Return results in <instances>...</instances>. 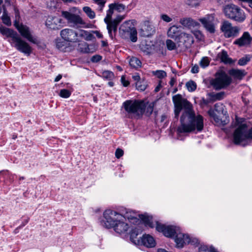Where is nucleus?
I'll use <instances>...</instances> for the list:
<instances>
[{"mask_svg":"<svg viewBox=\"0 0 252 252\" xmlns=\"http://www.w3.org/2000/svg\"><path fill=\"white\" fill-rule=\"evenodd\" d=\"M172 99L175 107V117L176 119H178L181 110L184 108L181 117V125L177 129V138L181 140L183 139L182 136L188 133L195 130L197 132L202 131L204 127L203 118L200 115L195 116L191 103L183 98L179 94L174 95Z\"/></svg>","mask_w":252,"mask_h":252,"instance_id":"f257e3e1","label":"nucleus"},{"mask_svg":"<svg viewBox=\"0 0 252 252\" xmlns=\"http://www.w3.org/2000/svg\"><path fill=\"white\" fill-rule=\"evenodd\" d=\"M156 230L167 237H173L175 235V242L178 248H182L185 245L190 244L195 245L198 243L197 238L190 237L188 234L181 232L179 227L174 225H166L158 222L156 223Z\"/></svg>","mask_w":252,"mask_h":252,"instance_id":"f03ea898","label":"nucleus"},{"mask_svg":"<svg viewBox=\"0 0 252 252\" xmlns=\"http://www.w3.org/2000/svg\"><path fill=\"white\" fill-rule=\"evenodd\" d=\"M235 125L236 128L233 135L234 143L243 146L248 145L252 140V127L248 129L244 119L237 117Z\"/></svg>","mask_w":252,"mask_h":252,"instance_id":"7ed1b4c3","label":"nucleus"},{"mask_svg":"<svg viewBox=\"0 0 252 252\" xmlns=\"http://www.w3.org/2000/svg\"><path fill=\"white\" fill-rule=\"evenodd\" d=\"M60 35L65 41L71 43L79 42L81 38L90 41L94 37L93 35L87 31H75L69 28L62 30L60 32Z\"/></svg>","mask_w":252,"mask_h":252,"instance_id":"20e7f679","label":"nucleus"},{"mask_svg":"<svg viewBox=\"0 0 252 252\" xmlns=\"http://www.w3.org/2000/svg\"><path fill=\"white\" fill-rule=\"evenodd\" d=\"M125 111L128 114V117L131 115L139 117L141 116L146 108L144 101L138 100H127L123 103Z\"/></svg>","mask_w":252,"mask_h":252,"instance_id":"39448f33","label":"nucleus"},{"mask_svg":"<svg viewBox=\"0 0 252 252\" xmlns=\"http://www.w3.org/2000/svg\"><path fill=\"white\" fill-rule=\"evenodd\" d=\"M226 111H223V106L221 103L216 104L215 110L211 109L208 112L209 115L218 126H224L229 122L228 117L226 116Z\"/></svg>","mask_w":252,"mask_h":252,"instance_id":"423d86ee","label":"nucleus"},{"mask_svg":"<svg viewBox=\"0 0 252 252\" xmlns=\"http://www.w3.org/2000/svg\"><path fill=\"white\" fill-rule=\"evenodd\" d=\"M223 12L228 18L238 22H243L246 19L244 11L234 4H228L224 7Z\"/></svg>","mask_w":252,"mask_h":252,"instance_id":"0eeeda50","label":"nucleus"},{"mask_svg":"<svg viewBox=\"0 0 252 252\" xmlns=\"http://www.w3.org/2000/svg\"><path fill=\"white\" fill-rule=\"evenodd\" d=\"M8 41L12 47L26 55L29 56L32 52V47L18 34L12 35Z\"/></svg>","mask_w":252,"mask_h":252,"instance_id":"6e6552de","label":"nucleus"},{"mask_svg":"<svg viewBox=\"0 0 252 252\" xmlns=\"http://www.w3.org/2000/svg\"><path fill=\"white\" fill-rule=\"evenodd\" d=\"M103 218L101 225L104 227L110 228L118 221H120V219H123V216L115 211L107 210L103 213Z\"/></svg>","mask_w":252,"mask_h":252,"instance_id":"1a4fd4ad","label":"nucleus"},{"mask_svg":"<svg viewBox=\"0 0 252 252\" xmlns=\"http://www.w3.org/2000/svg\"><path fill=\"white\" fill-rule=\"evenodd\" d=\"M120 33L123 38L129 37L132 42L137 40V32L132 21H126L121 26Z\"/></svg>","mask_w":252,"mask_h":252,"instance_id":"9d476101","label":"nucleus"},{"mask_svg":"<svg viewBox=\"0 0 252 252\" xmlns=\"http://www.w3.org/2000/svg\"><path fill=\"white\" fill-rule=\"evenodd\" d=\"M121 214L123 216L125 220L126 219L130 221L132 220H139L137 218V216H138L139 218L144 221L146 226H148L151 228L154 227V224L151 221L152 218L146 215H137L133 211L126 209H125L124 210L122 211Z\"/></svg>","mask_w":252,"mask_h":252,"instance_id":"9b49d317","label":"nucleus"},{"mask_svg":"<svg viewBox=\"0 0 252 252\" xmlns=\"http://www.w3.org/2000/svg\"><path fill=\"white\" fill-rule=\"evenodd\" d=\"M231 82V79L225 73L217 74L216 77L212 81V85L216 90H220L227 87Z\"/></svg>","mask_w":252,"mask_h":252,"instance_id":"f8f14e48","label":"nucleus"},{"mask_svg":"<svg viewBox=\"0 0 252 252\" xmlns=\"http://www.w3.org/2000/svg\"><path fill=\"white\" fill-rule=\"evenodd\" d=\"M62 16L66 19L70 27L76 28H82L85 25V22L78 15L67 11H63Z\"/></svg>","mask_w":252,"mask_h":252,"instance_id":"ddd939ff","label":"nucleus"},{"mask_svg":"<svg viewBox=\"0 0 252 252\" xmlns=\"http://www.w3.org/2000/svg\"><path fill=\"white\" fill-rule=\"evenodd\" d=\"M14 26L23 37L33 44L38 43L37 38L32 35L28 27L22 24H19L16 21L14 23Z\"/></svg>","mask_w":252,"mask_h":252,"instance_id":"4468645a","label":"nucleus"},{"mask_svg":"<svg viewBox=\"0 0 252 252\" xmlns=\"http://www.w3.org/2000/svg\"><path fill=\"white\" fill-rule=\"evenodd\" d=\"M221 30L226 38L235 37L238 36L240 29L236 26H232L231 23L227 21H224L221 26Z\"/></svg>","mask_w":252,"mask_h":252,"instance_id":"2eb2a0df","label":"nucleus"},{"mask_svg":"<svg viewBox=\"0 0 252 252\" xmlns=\"http://www.w3.org/2000/svg\"><path fill=\"white\" fill-rule=\"evenodd\" d=\"M199 21L202 23L207 31L210 33H214L215 32L214 14L206 15L204 17L200 18Z\"/></svg>","mask_w":252,"mask_h":252,"instance_id":"dca6fc26","label":"nucleus"},{"mask_svg":"<svg viewBox=\"0 0 252 252\" xmlns=\"http://www.w3.org/2000/svg\"><path fill=\"white\" fill-rule=\"evenodd\" d=\"M61 22L62 19L59 17L49 16L46 21V26L50 29L58 30Z\"/></svg>","mask_w":252,"mask_h":252,"instance_id":"f3484780","label":"nucleus"},{"mask_svg":"<svg viewBox=\"0 0 252 252\" xmlns=\"http://www.w3.org/2000/svg\"><path fill=\"white\" fill-rule=\"evenodd\" d=\"M252 41V37L248 32H244L242 36L236 39L234 43L239 46L248 45L251 44Z\"/></svg>","mask_w":252,"mask_h":252,"instance_id":"a211bd4d","label":"nucleus"},{"mask_svg":"<svg viewBox=\"0 0 252 252\" xmlns=\"http://www.w3.org/2000/svg\"><path fill=\"white\" fill-rule=\"evenodd\" d=\"M112 228H114L116 233L121 234L127 232L129 226L128 224L125 222V220L123 219H120V221H118Z\"/></svg>","mask_w":252,"mask_h":252,"instance_id":"6ab92c4d","label":"nucleus"},{"mask_svg":"<svg viewBox=\"0 0 252 252\" xmlns=\"http://www.w3.org/2000/svg\"><path fill=\"white\" fill-rule=\"evenodd\" d=\"M153 32L152 27L149 23H145L140 30V35L143 37H148Z\"/></svg>","mask_w":252,"mask_h":252,"instance_id":"aec40b11","label":"nucleus"},{"mask_svg":"<svg viewBox=\"0 0 252 252\" xmlns=\"http://www.w3.org/2000/svg\"><path fill=\"white\" fill-rule=\"evenodd\" d=\"M141 243L148 248H152L155 246L156 242L153 237L150 235H144L141 238Z\"/></svg>","mask_w":252,"mask_h":252,"instance_id":"412c9836","label":"nucleus"},{"mask_svg":"<svg viewBox=\"0 0 252 252\" xmlns=\"http://www.w3.org/2000/svg\"><path fill=\"white\" fill-rule=\"evenodd\" d=\"M181 27L174 25L169 28L167 31V35L169 37L174 38L180 36Z\"/></svg>","mask_w":252,"mask_h":252,"instance_id":"4be33fe9","label":"nucleus"},{"mask_svg":"<svg viewBox=\"0 0 252 252\" xmlns=\"http://www.w3.org/2000/svg\"><path fill=\"white\" fill-rule=\"evenodd\" d=\"M179 22L183 26L189 28L199 25V24L197 22L194 21L190 18H181Z\"/></svg>","mask_w":252,"mask_h":252,"instance_id":"5701e85b","label":"nucleus"},{"mask_svg":"<svg viewBox=\"0 0 252 252\" xmlns=\"http://www.w3.org/2000/svg\"><path fill=\"white\" fill-rule=\"evenodd\" d=\"M105 22L107 24V29L108 30L109 36L111 38H113L112 31L114 32H116L118 23L115 22L114 21H111V20L107 21Z\"/></svg>","mask_w":252,"mask_h":252,"instance_id":"b1692460","label":"nucleus"},{"mask_svg":"<svg viewBox=\"0 0 252 252\" xmlns=\"http://www.w3.org/2000/svg\"><path fill=\"white\" fill-rule=\"evenodd\" d=\"M230 75L238 79H242L245 75V71L238 69H231L229 70Z\"/></svg>","mask_w":252,"mask_h":252,"instance_id":"393cba45","label":"nucleus"},{"mask_svg":"<svg viewBox=\"0 0 252 252\" xmlns=\"http://www.w3.org/2000/svg\"><path fill=\"white\" fill-rule=\"evenodd\" d=\"M218 57L221 61L224 63H232V60L228 57L227 53L225 50H222L218 55Z\"/></svg>","mask_w":252,"mask_h":252,"instance_id":"a878e982","label":"nucleus"},{"mask_svg":"<svg viewBox=\"0 0 252 252\" xmlns=\"http://www.w3.org/2000/svg\"><path fill=\"white\" fill-rule=\"evenodd\" d=\"M180 37L184 40L185 43H187L189 44H191L194 42L193 38L190 34L185 32H181Z\"/></svg>","mask_w":252,"mask_h":252,"instance_id":"bb28decb","label":"nucleus"},{"mask_svg":"<svg viewBox=\"0 0 252 252\" xmlns=\"http://www.w3.org/2000/svg\"><path fill=\"white\" fill-rule=\"evenodd\" d=\"M78 50L84 53L92 52V51H91L89 45L86 42L79 43L78 46Z\"/></svg>","mask_w":252,"mask_h":252,"instance_id":"cd10ccee","label":"nucleus"},{"mask_svg":"<svg viewBox=\"0 0 252 252\" xmlns=\"http://www.w3.org/2000/svg\"><path fill=\"white\" fill-rule=\"evenodd\" d=\"M0 32L2 34L6 35L7 36L9 37L10 39H12V35L17 34V32H14L9 29L5 27L0 28Z\"/></svg>","mask_w":252,"mask_h":252,"instance_id":"c85d7f7f","label":"nucleus"},{"mask_svg":"<svg viewBox=\"0 0 252 252\" xmlns=\"http://www.w3.org/2000/svg\"><path fill=\"white\" fill-rule=\"evenodd\" d=\"M129 65L133 68H138L141 66V61L136 57H132L129 61Z\"/></svg>","mask_w":252,"mask_h":252,"instance_id":"c756f323","label":"nucleus"},{"mask_svg":"<svg viewBox=\"0 0 252 252\" xmlns=\"http://www.w3.org/2000/svg\"><path fill=\"white\" fill-rule=\"evenodd\" d=\"M115 5L114 4H110L109 5V9L107 11L106 16L104 18V21L106 22L108 20H111V17L113 13V11L115 9Z\"/></svg>","mask_w":252,"mask_h":252,"instance_id":"7c9ffc66","label":"nucleus"},{"mask_svg":"<svg viewBox=\"0 0 252 252\" xmlns=\"http://www.w3.org/2000/svg\"><path fill=\"white\" fill-rule=\"evenodd\" d=\"M186 86L189 92H192L196 89V83L192 80H190L186 83Z\"/></svg>","mask_w":252,"mask_h":252,"instance_id":"2f4dec72","label":"nucleus"},{"mask_svg":"<svg viewBox=\"0 0 252 252\" xmlns=\"http://www.w3.org/2000/svg\"><path fill=\"white\" fill-rule=\"evenodd\" d=\"M210 62V59L208 57H204L200 61L199 65L203 68H205L209 65Z\"/></svg>","mask_w":252,"mask_h":252,"instance_id":"473e14b6","label":"nucleus"},{"mask_svg":"<svg viewBox=\"0 0 252 252\" xmlns=\"http://www.w3.org/2000/svg\"><path fill=\"white\" fill-rule=\"evenodd\" d=\"M83 11L90 19H94L95 17V13L90 7L85 6L83 8Z\"/></svg>","mask_w":252,"mask_h":252,"instance_id":"72a5a7b5","label":"nucleus"},{"mask_svg":"<svg viewBox=\"0 0 252 252\" xmlns=\"http://www.w3.org/2000/svg\"><path fill=\"white\" fill-rule=\"evenodd\" d=\"M135 85L137 89L141 91H144L146 89L147 86V83L144 80L136 82Z\"/></svg>","mask_w":252,"mask_h":252,"instance_id":"f704fd0d","label":"nucleus"},{"mask_svg":"<svg viewBox=\"0 0 252 252\" xmlns=\"http://www.w3.org/2000/svg\"><path fill=\"white\" fill-rule=\"evenodd\" d=\"M251 57L250 55H246L245 57L241 58L238 61V64L241 66L245 65L250 61Z\"/></svg>","mask_w":252,"mask_h":252,"instance_id":"c9c22d12","label":"nucleus"},{"mask_svg":"<svg viewBox=\"0 0 252 252\" xmlns=\"http://www.w3.org/2000/svg\"><path fill=\"white\" fill-rule=\"evenodd\" d=\"M198 252H218L213 247H210L209 248L207 246H201L199 248Z\"/></svg>","mask_w":252,"mask_h":252,"instance_id":"e433bc0d","label":"nucleus"},{"mask_svg":"<svg viewBox=\"0 0 252 252\" xmlns=\"http://www.w3.org/2000/svg\"><path fill=\"white\" fill-rule=\"evenodd\" d=\"M93 0L98 5L97 10L99 12H101L103 9V7L105 6V3L106 2V0Z\"/></svg>","mask_w":252,"mask_h":252,"instance_id":"4c0bfd02","label":"nucleus"},{"mask_svg":"<svg viewBox=\"0 0 252 252\" xmlns=\"http://www.w3.org/2000/svg\"><path fill=\"white\" fill-rule=\"evenodd\" d=\"M166 45L168 50L171 51L177 48L176 43L170 39H167L166 41Z\"/></svg>","mask_w":252,"mask_h":252,"instance_id":"58836bf2","label":"nucleus"},{"mask_svg":"<svg viewBox=\"0 0 252 252\" xmlns=\"http://www.w3.org/2000/svg\"><path fill=\"white\" fill-rule=\"evenodd\" d=\"M102 76L104 78L108 80H111L114 77L113 73L110 71L108 70L103 71L102 72Z\"/></svg>","mask_w":252,"mask_h":252,"instance_id":"ea45409f","label":"nucleus"},{"mask_svg":"<svg viewBox=\"0 0 252 252\" xmlns=\"http://www.w3.org/2000/svg\"><path fill=\"white\" fill-rule=\"evenodd\" d=\"M71 92L66 89H62L60 91L59 95L63 98H68L71 95Z\"/></svg>","mask_w":252,"mask_h":252,"instance_id":"a19ab883","label":"nucleus"},{"mask_svg":"<svg viewBox=\"0 0 252 252\" xmlns=\"http://www.w3.org/2000/svg\"><path fill=\"white\" fill-rule=\"evenodd\" d=\"M153 74L158 78L161 79L166 76V73L163 70H159L153 72Z\"/></svg>","mask_w":252,"mask_h":252,"instance_id":"79ce46f5","label":"nucleus"},{"mask_svg":"<svg viewBox=\"0 0 252 252\" xmlns=\"http://www.w3.org/2000/svg\"><path fill=\"white\" fill-rule=\"evenodd\" d=\"M140 233V230L137 227L132 229L130 233V239L133 240L136 238L137 235Z\"/></svg>","mask_w":252,"mask_h":252,"instance_id":"37998d69","label":"nucleus"},{"mask_svg":"<svg viewBox=\"0 0 252 252\" xmlns=\"http://www.w3.org/2000/svg\"><path fill=\"white\" fill-rule=\"evenodd\" d=\"M115 5V9L118 12H122L125 9V5L121 3H113Z\"/></svg>","mask_w":252,"mask_h":252,"instance_id":"c03bdc74","label":"nucleus"},{"mask_svg":"<svg viewBox=\"0 0 252 252\" xmlns=\"http://www.w3.org/2000/svg\"><path fill=\"white\" fill-rule=\"evenodd\" d=\"M2 22L4 24L7 26H10L11 25V21L9 17L7 15H3L2 16Z\"/></svg>","mask_w":252,"mask_h":252,"instance_id":"a18cd8bd","label":"nucleus"},{"mask_svg":"<svg viewBox=\"0 0 252 252\" xmlns=\"http://www.w3.org/2000/svg\"><path fill=\"white\" fill-rule=\"evenodd\" d=\"M124 155V151L121 149H117L115 152V156L117 158H120Z\"/></svg>","mask_w":252,"mask_h":252,"instance_id":"49530a36","label":"nucleus"},{"mask_svg":"<svg viewBox=\"0 0 252 252\" xmlns=\"http://www.w3.org/2000/svg\"><path fill=\"white\" fill-rule=\"evenodd\" d=\"M161 19L167 23H169L172 21V18L166 14H162L161 15Z\"/></svg>","mask_w":252,"mask_h":252,"instance_id":"de8ad7c7","label":"nucleus"},{"mask_svg":"<svg viewBox=\"0 0 252 252\" xmlns=\"http://www.w3.org/2000/svg\"><path fill=\"white\" fill-rule=\"evenodd\" d=\"M102 59V57L101 56L98 55H96L94 56H93L91 58V61L93 63H96L99 61H100Z\"/></svg>","mask_w":252,"mask_h":252,"instance_id":"09e8293b","label":"nucleus"},{"mask_svg":"<svg viewBox=\"0 0 252 252\" xmlns=\"http://www.w3.org/2000/svg\"><path fill=\"white\" fill-rule=\"evenodd\" d=\"M193 33L196 38L198 39H201L202 37V34L200 31H195L193 32Z\"/></svg>","mask_w":252,"mask_h":252,"instance_id":"8fccbe9b","label":"nucleus"},{"mask_svg":"<svg viewBox=\"0 0 252 252\" xmlns=\"http://www.w3.org/2000/svg\"><path fill=\"white\" fill-rule=\"evenodd\" d=\"M154 109V105L152 103L150 104L147 107V112L150 115L152 113Z\"/></svg>","mask_w":252,"mask_h":252,"instance_id":"3c124183","label":"nucleus"},{"mask_svg":"<svg viewBox=\"0 0 252 252\" xmlns=\"http://www.w3.org/2000/svg\"><path fill=\"white\" fill-rule=\"evenodd\" d=\"M121 80L122 84L125 87H127L129 84V82L126 80V78L124 76H122Z\"/></svg>","mask_w":252,"mask_h":252,"instance_id":"603ef678","label":"nucleus"},{"mask_svg":"<svg viewBox=\"0 0 252 252\" xmlns=\"http://www.w3.org/2000/svg\"><path fill=\"white\" fill-rule=\"evenodd\" d=\"M199 71V67L197 64L194 65L193 66L191 69V72L192 73H197Z\"/></svg>","mask_w":252,"mask_h":252,"instance_id":"864d4df0","label":"nucleus"},{"mask_svg":"<svg viewBox=\"0 0 252 252\" xmlns=\"http://www.w3.org/2000/svg\"><path fill=\"white\" fill-rule=\"evenodd\" d=\"M223 95H224V93L221 92V93L217 94L215 95V97H216V99L220 100V99H222Z\"/></svg>","mask_w":252,"mask_h":252,"instance_id":"5fc2aeb1","label":"nucleus"},{"mask_svg":"<svg viewBox=\"0 0 252 252\" xmlns=\"http://www.w3.org/2000/svg\"><path fill=\"white\" fill-rule=\"evenodd\" d=\"M133 79L136 81V82H140L141 80L140 79V76L138 74H135L132 76Z\"/></svg>","mask_w":252,"mask_h":252,"instance_id":"6e6d98bb","label":"nucleus"},{"mask_svg":"<svg viewBox=\"0 0 252 252\" xmlns=\"http://www.w3.org/2000/svg\"><path fill=\"white\" fill-rule=\"evenodd\" d=\"M125 17L124 16H118L117 18L114 20L115 22L118 23V25L119 23L124 19Z\"/></svg>","mask_w":252,"mask_h":252,"instance_id":"4d7b16f0","label":"nucleus"},{"mask_svg":"<svg viewBox=\"0 0 252 252\" xmlns=\"http://www.w3.org/2000/svg\"><path fill=\"white\" fill-rule=\"evenodd\" d=\"M63 46V42H58L56 44L57 47L60 49L62 50V47Z\"/></svg>","mask_w":252,"mask_h":252,"instance_id":"13d9d810","label":"nucleus"},{"mask_svg":"<svg viewBox=\"0 0 252 252\" xmlns=\"http://www.w3.org/2000/svg\"><path fill=\"white\" fill-rule=\"evenodd\" d=\"M161 87V86L160 83H159L158 84V85L155 89V92H158L160 90Z\"/></svg>","mask_w":252,"mask_h":252,"instance_id":"bf43d9fd","label":"nucleus"},{"mask_svg":"<svg viewBox=\"0 0 252 252\" xmlns=\"http://www.w3.org/2000/svg\"><path fill=\"white\" fill-rule=\"evenodd\" d=\"M29 221V218L27 219V220H26L24 222H23L22 223V224L19 226L20 228H21L22 227H23L24 226H25Z\"/></svg>","mask_w":252,"mask_h":252,"instance_id":"052dcab7","label":"nucleus"},{"mask_svg":"<svg viewBox=\"0 0 252 252\" xmlns=\"http://www.w3.org/2000/svg\"><path fill=\"white\" fill-rule=\"evenodd\" d=\"M62 78V75L61 74L58 75L55 79V82H58L60 81Z\"/></svg>","mask_w":252,"mask_h":252,"instance_id":"680f3d73","label":"nucleus"},{"mask_svg":"<svg viewBox=\"0 0 252 252\" xmlns=\"http://www.w3.org/2000/svg\"><path fill=\"white\" fill-rule=\"evenodd\" d=\"M95 33H96V36H97L98 38H102L103 35H102V34L100 33L99 32H97V31H96V32H95Z\"/></svg>","mask_w":252,"mask_h":252,"instance_id":"e2e57ef3","label":"nucleus"},{"mask_svg":"<svg viewBox=\"0 0 252 252\" xmlns=\"http://www.w3.org/2000/svg\"><path fill=\"white\" fill-rule=\"evenodd\" d=\"M240 1L248 2L250 4L252 0H238Z\"/></svg>","mask_w":252,"mask_h":252,"instance_id":"0e129e2a","label":"nucleus"},{"mask_svg":"<svg viewBox=\"0 0 252 252\" xmlns=\"http://www.w3.org/2000/svg\"><path fill=\"white\" fill-rule=\"evenodd\" d=\"M101 44L103 47L106 46L107 45V43L105 41H101Z\"/></svg>","mask_w":252,"mask_h":252,"instance_id":"69168bd1","label":"nucleus"},{"mask_svg":"<svg viewBox=\"0 0 252 252\" xmlns=\"http://www.w3.org/2000/svg\"><path fill=\"white\" fill-rule=\"evenodd\" d=\"M202 101H203V103H204L206 105L208 104L209 103V101L208 100H206L205 99H203Z\"/></svg>","mask_w":252,"mask_h":252,"instance_id":"338daca9","label":"nucleus"},{"mask_svg":"<svg viewBox=\"0 0 252 252\" xmlns=\"http://www.w3.org/2000/svg\"><path fill=\"white\" fill-rule=\"evenodd\" d=\"M158 252H168L166 251L164 249H160L158 250Z\"/></svg>","mask_w":252,"mask_h":252,"instance_id":"774afa93","label":"nucleus"}]
</instances>
